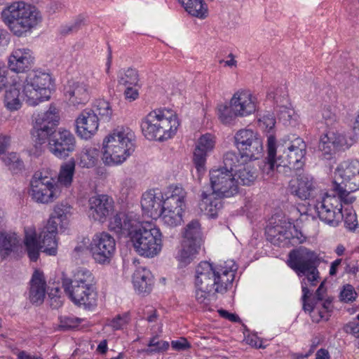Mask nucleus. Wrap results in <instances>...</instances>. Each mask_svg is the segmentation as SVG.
<instances>
[{"label":"nucleus","instance_id":"35","mask_svg":"<svg viewBox=\"0 0 359 359\" xmlns=\"http://www.w3.org/2000/svg\"><path fill=\"white\" fill-rule=\"evenodd\" d=\"M200 247L195 246L187 241H183L182 248L179 251L177 259L180 266H185L189 264L198 253Z\"/></svg>","mask_w":359,"mask_h":359},{"label":"nucleus","instance_id":"34","mask_svg":"<svg viewBox=\"0 0 359 359\" xmlns=\"http://www.w3.org/2000/svg\"><path fill=\"white\" fill-rule=\"evenodd\" d=\"M184 241H187L195 246L201 247V225L198 220H192L187 225L184 233Z\"/></svg>","mask_w":359,"mask_h":359},{"label":"nucleus","instance_id":"26","mask_svg":"<svg viewBox=\"0 0 359 359\" xmlns=\"http://www.w3.org/2000/svg\"><path fill=\"white\" fill-rule=\"evenodd\" d=\"M46 282L43 273L39 270H35L30 280L29 291V301L36 305H41L46 297Z\"/></svg>","mask_w":359,"mask_h":359},{"label":"nucleus","instance_id":"64","mask_svg":"<svg viewBox=\"0 0 359 359\" xmlns=\"http://www.w3.org/2000/svg\"><path fill=\"white\" fill-rule=\"evenodd\" d=\"M147 316L145 317V318L149 323H154L158 319L157 311L152 307L148 308L147 311Z\"/></svg>","mask_w":359,"mask_h":359},{"label":"nucleus","instance_id":"6","mask_svg":"<svg viewBox=\"0 0 359 359\" xmlns=\"http://www.w3.org/2000/svg\"><path fill=\"white\" fill-rule=\"evenodd\" d=\"M135 135L129 128H117L103 141L102 160L105 165L121 164L135 150Z\"/></svg>","mask_w":359,"mask_h":359},{"label":"nucleus","instance_id":"5","mask_svg":"<svg viewBox=\"0 0 359 359\" xmlns=\"http://www.w3.org/2000/svg\"><path fill=\"white\" fill-rule=\"evenodd\" d=\"M306 144L303 139L294 137L283 140L276 146L274 136L270 135L267 140L268 164L271 170L289 168L290 170H299L304 165Z\"/></svg>","mask_w":359,"mask_h":359},{"label":"nucleus","instance_id":"24","mask_svg":"<svg viewBox=\"0 0 359 359\" xmlns=\"http://www.w3.org/2000/svg\"><path fill=\"white\" fill-rule=\"evenodd\" d=\"M34 57L29 48H19L13 50L8 58V68L15 72H25L34 64Z\"/></svg>","mask_w":359,"mask_h":359},{"label":"nucleus","instance_id":"44","mask_svg":"<svg viewBox=\"0 0 359 359\" xmlns=\"http://www.w3.org/2000/svg\"><path fill=\"white\" fill-rule=\"evenodd\" d=\"M98 158V151L95 148L86 149L81 154L80 165L92 168L95 165Z\"/></svg>","mask_w":359,"mask_h":359},{"label":"nucleus","instance_id":"60","mask_svg":"<svg viewBox=\"0 0 359 359\" xmlns=\"http://www.w3.org/2000/svg\"><path fill=\"white\" fill-rule=\"evenodd\" d=\"M83 24L82 20H77L73 24L63 27L61 30V33L63 34H67L72 32H77Z\"/></svg>","mask_w":359,"mask_h":359},{"label":"nucleus","instance_id":"22","mask_svg":"<svg viewBox=\"0 0 359 359\" xmlns=\"http://www.w3.org/2000/svg\"><path fill=\"white\" fill-rule=\"evenodd\" d=\"M316 188L313 177L309 174L297 175L295 179L290 181L288 190L290 193L301 200L309 198Z\"/></svg>","mask_w":359,"mask_h":359},{"label":"nucleus","instance_id":"49","mask_svg":"<svg viewBox=\"0 0 359 359\" xmlns=\"http://www.w3.org/2000/svg\"><path fill=\"white\" fill-rule=\"evenodd\" d=\"M129 316L127 313L123 315H117L107 324L114 330H118L122 329L125 325L128 323Z\"/></svg>","mask_w":359,"mask_h":359},{"label":"nucleus","instance_id":"52","mask_svg":"<svg viewBox=\"0 0 359 359\" xmlns=\"http://www.w3.org/2000/svg\"><path fill=\"white\" fill-rule=\"evenodd\" d=\"M148 346L151 347V352H162L168 348L169 344L165 341H160L155 337L151 339Z\"/></svg>","mask_w":359,"mask_h":359},{"label":"nucleus","instance_id":"62","mask_svg":"<svg viewBox=\"0 0 359 359\" xmlns=\"http://www.w3.org/2000/svg\"><path fill=\"white\" fill-rule=\"evenodd\" d=\"M218 313L219 316L225 319L229 320L231 322L233 323H238L240 322L241 319L236 314L229 313V311L224 310V309H219L218 310Z\"/></svg>","mask_w":359,"mask_h":359},{"label":"nucleus","instance_id":"51","mask_svg":"<svg viewBox=\"0 0 359 359\" xmlns=\"http://www.w3.org/2000/svg\"><path fill=\"white\" fill-rule=\"evenodd\" d=\"M185 207V201L184 200H179V198H171L168 197L166 199H163V208L165 209H170L175 210V208H181L182 212H184V209Z\"/></svg>","mask_w":359,"mask_h":359},{"label":"nucleus","instance_id":"2","mask_svg":"<svg viewBox=\"0 0 359 359\" xmlns=\"http://www.w3.org/2000/svg\"><path fill=\"white\" fill-rule=\"evenodd\" d=\"M319 261L318 255L315 252L306 248L300 247L298 249L292 250L289 253L288 266L292 269L299 276H306L302 281L303 295L302 297L303 309L305 311H313L315 305L318 302L323 299L326 293L325 283L322 282L316 291L311 302H307V299L311 295V292L308 288L306 280H307L311 286H316L317 285L319 278V272L317 269Z\"/></svg>","mask_w":359,"mask_h":359},{"label":"nucleus","instance_id":"27","mask_svg":"<svg viewBox=\"0 0 359 359\" xmlns=\"http://www.w3.org/2000/svg\"><path fill=\"white\" fill-rule=\"evenodd\" d=\"M137 223L138 222L135 220L129 219L124 213L120 212L111 219L109 227L111 231L118 234L128 236L129 237L130 233L132 232V230L135 229Z\"/></svg>","mask_w":359,"mask_h":359},{"label":"nucleus","instance_id":"57","mask_svg":"<svg viewBox=\"0 0 359 359\" xmlns=\"http://www.w3.org/2000/svg\"><path fill=\"white\" fill-rule=\"evenodd\" d=\"M344 263L346 264V273L355 275L359 271L358 261H350L348 258H346Z\"/></svg>","mask_w":359,"mask_h":359},{"label":"nucleus","instance_id":"40","mask_svg":"<svg viewBox=\"0 0 359 359\" xmlns=\"http://www.w3.org/2000/svg\"><path fill=\"white\" fill-rule=\"evenodd\" d=\"M248 161H245V158H243L241 155H240V152L236 153L233 151H227L224 154L223 156V163L224 167H220L219 168H227L231 170V172L233 171V168L237 166L244 164L247 163Z\"/></svg>","mask_w":359,"mask_h":359},{"label":"nucleus","instance_id":"32","mask_svg":"<svg viewBox=\"0 0 359 359\" xmlns=\"http://www.w3.org/2000/svg\"><path fill=\"white\" fill-rule=\"evenodd\" d=\"M178 1L189 15L200 19L207 18L208 9L203 0H178Z\"/></svg>","mask_w":359,"mask_h":359},{"label":"nucleus","instance_id":"1","mask_svg":"<svg viewBox=\"0 0 359 359\" xmlns=\"http://www.w3.org/2000/svg\"><path fill=\"white\" fill-rule=\"evenodd\" d=\"M60 117L57 108L50 105L48 110L39 114L32 133L36 144H43L48 140V149L56 157L65 158L76 147V140L69 130H55Z\"/></svg>","mask_w":359,"mask_h":359},{"label":"nucleus","instance_id":"37","mask_svg":"<svg viewBox=\"0 0 359 359\" xmlns=\"http://www.w3.org/2000/svg\"><path fill=\"white\" fill-rule=\"evenodd\" d=\"M117 81L124 86H136L139 81L137 71L133 68L121 69L118 72Z\"/></svg>","mask_w":359,"mask_h":359},{"label":"nucleus","instance_id":"29","mask_svg":"<svg viewBox=\"0 0 359 359\" xmlns=\"http://www.w3.org/2000/svg\"><path fill=\"white\" fill-rule=\"evenodd\" d=\"M24 243L29 259L36 262L39 257L40 251L43 248L37 240L34 229L31 227L25 229Z\"/></svg>","mask_w":359,"mask_h":359},{"label":"nucleus","instance_id":"54","mask_svg":"<svg viewBox=\"0 0 359 359\" xmlns=\"http://www.w3.org/2000/svg\"><path fill=\"white\" fill-rule=\"evenodd\" d=\"M259 121L262 125V128H264V130L268 133H270L276 125V118L271 114L263 116Z\"/></svg>","mask_w":359,"mask_h":359},{"label":"nucleus","instance_id":"39","mask_svg":"<svg viewBox=\"0 0 359 359\" xmlns=\"http://www.w3.org/2000/svg\"><path fill=\"white\" fill-rule=\"evenodd\" d=\"M91 110L94 111L96 116L98 117V116H100V121L104 122L110 121L112 115V109L109 102L104 100H97Z\"/></svg>","mask_w":359,"mask_h":359},{"label":"nucleus","instance_id":"31","mask_svg":"<svg viewBox=\"0 0 359 359\" xmlns=\"http://www.w3.org/2000/svg\"><path fill=\"white\" fill-rule=\"evenodd\" d=\"M22 85L14 83L6 90L4 95V105L11 111L18 110L22 107L20 90Z\"/></svg>","mask_w":359,"mask_h":359},{"label":"nucleus","instance_id":"20","mask_svg":"<svg viewBox=\"0 0 359 359\" xmlns=\"http://www.w3.org/2000/svg\"><path fill=\"white\" fill-rule=\"evenodd\" d=\"M64 95L69 105L79 107L84 105L89 100L88 85L80 81L71 80L64 88Z\"/></svg>","mask_w":359,"mask_h":359},{"label":"nucleus","instance_id":"43","mask_svg":"<svg viewBox=\"0 0 359 359\" xmlns=\"http://www.w3.org/2000/svg\"><path fill=\"white\" fill-rule=\"evenodd\" d=\"M73 283L77 285H95L94 276L93 273L87 269H79L72 279Z\"/></svg>","mask_w":359,"mask_h":359},{"label":"nucleus","instance_id":"33","mask_svg":"<svg viewBox=\"0 0 359 359\" xmlns=\"http://www.w3.org/2000/svg\"><path fill=\"white\" fill-rule=\"evenodd\" d=\"M20 240L15 233H0V255L4 259L18 250Z\"/></svg>","mask_w":359,"mask_h":359},{"label":"nucleus","instance_id":"25","mask_svg":"<svg viewBox=\"0 0 359 359\" xmlns=\"http://www.w3.org/2000/svg\"><path fill=\"white\" fill-rule=\"evenodd\" d=\"M57 233V223L54 219H49L47 224L44 226L39 235L41 238L42 251L48 255H55L57 250V241L56 235Z\"/></svg>","mask_w":359,"mask_h":359},{"label":"nucleus","instance_id":"4","mask_svg":"<svg viewBox=\"0 0 359 359\" xmlns=\"http://www.w3.org/2000/svg\"><path fill=\"white\" fill-rule=\"evenodd\" d=\"M209 177L212 191L210 194L202 192L199 207L210 217H216L223 208L222 198L236 195L239 185L235 175L227 168L211 169Z\"/></svg>","mask_w":359,"mask_h":359},{"label":"nucleus","instance_id":"19","mask_svg":"<svg viewBox=\"0 0 359 359\" xmlns=\"http://www.w3.org/2000/svg\"><path fill=\"white\" fill-rule=\"evenodd\" d=\"M336 175L341 179L340 184L347 187L351 191L359 189L358 161H346L341 163L336 170Z\"/></svg>","mask_w":359,"mask_h":359},{"label":"nucleus","instance_id":"45","mask_svg":"<svg viewBox=\"0 0 359 359\" xmlns=\"http://www.w3.org/2000/svg\"><path fill=\"white\" fill-rule=\"evenodd\" d=\"M238 177L243 185H250L257 178V172L253 168L249 165L240 169L238 172Z\"/></svg>","mask_w":359,"mask_h":359},{"label":"nucleus","instance_id":"28","mask_svg":"<svg viewBox=\"0 0 359 359\" xmlns=\"http://www.w3.org/2000/svg\"><path fill=\"white\" fill-rule=\"evenodd\" d=\"M153 276L150 271L144 268L137 269L133 273V283L140 294H148L151 291Z\"/></svg>","mask_w":359,"mask_h":359},{"label":"nucleus","instance_id":"59","mask_svg":"<svg viewBox=\"0 0 359 359\" xmlns=\"http://www.w3.org/2000/svg\"><path fill=\"white\" fill-rule=\"evenodd\" d=\"M171 346L173 349L177 351H184L191 347L190 344L184 337L180 338L179 340L172 341Z\"/></svg>","mask_w":359,"mask_h":359},{"label":"nucleus","instance_id":"46","mask_svg":"<svg viewBox=\"0 0 359 359\" xmlns=\"http://www.w3.org/2000/svg\"><path fill=\"white\" fill-rule=\"evenodd\" d=\"M215 145V137L210 133H206L198 139L196 148L208 154L214 149Z\"/></svg>","mask_w":359,"mask_h":359},{"label":"nucleus","instance_id":"16","mask_svg":"<svg viewBox=\"0 0 359 359\" xmlns=\"http://www.w3.org/2000/svg\"><path fill=\"white\" fill-rule=\"evenodd\" d=\"M90 250L95 262L109 264L116 250L115 240L107 233H96L90 244Z\"/></svg>","mask_w":359,"mask_h":359},{"label":"nucleus","instance_id":"61","mask_svg":"<svg viewBox=\"0 0 359 359\" xmlns=\"http://www.w3.org/2000/svg\"><path fill=\"white\" fill-rule=\"evenodd\" d=\"M133 86H126V89L124 91L126 99L128 100L130 102L136 100L139 95L138 90L135 88H133Z\"/></svg>","mask_w":359,"mask_h":359},{"label":"nucleus","instance_id":"14","mask_svg":"<svg viewBox=\"0 0 359 359\" xmlns=\"http://www.w3.org/2000/svg\"><path fill=\"white\" fill-rule=\"evenodd\" d=\"M57 186L55 180L42 172H36L30 182L29 195L38 203L47 204L57 197Z\"/></svg>","mask_w":359,"mask_h":359},{"label":"nucleus","instance_id":"18","mask_svg":"<svg viewBox=\"0 0 359 359\" xmlns=\"http://www.w3.org/2000/svg\"><path fill=\"white\" fill-rule=\"evenodd\" d=\"M333 198H324L314 205L319 219L331 226H337L343 219L342 204L334 205Z\"/></svg>","mask_w":359,"mask_h":359},{"label":"nucleus","instance_id":"10","mask_svg":"<svg viewBox=\"0 0 359 359\" xmlns=\"http://www.w3.org/2000/svg\"><path fill=\"white\" fill-rule=\"evenodd\" d=\"M51 85L52 78L49 74L39 71L30 72L23 88L27 104L36 106L41 102L49 100Z\"/></svg>","mask_w":359,"mask_h":359},{"label":"nucleus","instance_id":"58","mask_svg":"<svg viewBox=\"0 0 359 359\" xmlns=\"http://www.w3.org/2000/svg\"><path fill=\"white\" fill-rule=\"evenodd\" d=\"M11 156L14 158V161L13 163H9V168L13 172L17 173L24 168V163L15 153H11Z\"/></svg>","mask_w":359,"mask_h":359},{"label":"nucleus","instance_id":"55","mask_svg":"<svg viewBox=\"0 0 359 359\" xmlns=\"http://www.w3.org/2000/svg\"><path fill=\"white\" fill-rule=\"evenodd\" d=\"M344 225L346 229L353 231L358 226L357 216L355 212H348L344 217Z\"/></svg>","mask_w":359,"mask_h":359},{"label":"nucleus","instance_id":"30","mask_svg":"<svg viewBox=\"0 0 359 359\" xmlns=\"http://www.w3.org/2000/svg\"><path fill=\"white\" fill-rule=\"evenodd\" d=\"M343 140L344 137L334 132H327L320 137L318 147L325 156H330L342 147Z\"/></svg>","mask_w":359,"mask_h":359},{"label":"nucleus","instance_id":"41","mask_svg":"<svg viewBox=\"0 0 359 359\" xmlns=\"http://www.w3.org/2000/svg\"><path fill=\"white\" fill-rule=\"evenodd\" d=\"M71 209L72 207L67 203L58 204L55 207L53 214L49 219H54L57 225L60 222V226L62 227L67 223V219L71 215Z\"/></svg>","mask_w":359,"mask_h":359},{"label":"nucleus","instance_id":"47","mask_svg":"<svg viewBox=\"0 0 359 359\" xmlns=\"http://www.w3.org/2000/svg\"><path fill=\"white\" fill-rule=\"evenodd\" d=\"M207 153L195 148L193 156L194 163L199 174L204 172L205 170V163Z\"/></svg>","mask_w":359,"mask_h":359},{"label":"nucleus","instance_id":"56","mask_svg":"<svg viewBox=\"0 0 359 359\" xmlns=\"http://www.w3.org/2000/svg\"><path fill=\"white\" fill-rule=\"evenodd\" d=\"M344 331L346 334H350L356 338H359V323L357 321H351L346 323L344 327Z\"/></svg>","mask_w":359,"mask_h":359},{"label":"nucleus","instance_id":"8","mask_svg":"<svg viewBox=\"0 0 359 359\" xmlns=\"http://www.w3.org/2000/svg\"><path fill=\"white\" fill-rule=\"evenodd\" d=\"M2 18L10 30L17 36H25L42 20L35 6L23 1L15 2L2 13Z\"/></svg>","mask_w":359,"mask_h":359},{"label":"nucleus","instance_id":"7","mask_svg":"<svg viewBox=\"0 0 359 359\" xmlns=\"http://www.w3.org/2000/svg\"><path fill=\"white\" fill-rule=\"evenodd\" d=\"M179 126L177 116L171 110L158 109L150 111L142 119L141 129L147 140L163 142L171 138Z\"/></svg>","mask_w":359,"mask_h":359},{"label":"nucleus","instance_id":"42","mask_svg":"<svg viewBox=\"0 0 359 359\" xmlns=\"http://www.w3.org/2000/svg\"><path fill=\"white\" fill-rule=\"evenodd\" d=\"M332 190L339 198V201L336 198H333V201L337 204H341L342 202L346 204H351L355 201V197L350 195L351 191L347 187L342 186L337 182L333 183Z\"/></svg>","mask_w":359,"mask_h":359},{"label":"nucleus","instance_id":"11","mask_svg":"<svg viewBox=\"0 0 359 359\" xmlns=\"http://www.w3.org/2000/svg\"><path fill=\"white\" fill-rule=\"evenodd\" d=\"M256 104L249 91L238 90L230 100L229 105L219 108V118L224 124L231 123L238 116H246L255 112Z\"/></svg>","mask_w":359,"mask_h":359},{"label":"nucleus","instance_id":"13","mask_svg":"<svg viewBox=\"0 0 359 359\" xmlns=\"http://www.w3.org/2000/svg\"><path fill=\"white\" fill-rule=\"evenodd\" d=\"M234 145L245 161H255L262 156L264 147L260 135L250 129H241L234 135Z\"/></svg>","mask_w":359,"mask_h":359},{"label":"nucleus","instance_id":"17","mask_svg":"<svg viewBox=\"0 0 359 359\" xmlns=\"http://www.w3.org/2000/svg\"><path fill=\"white\" fill-rule=\"evenodd\" d=\"M113 198L107 194H97L89 198L88 201V217L94 221L104 222L113 212Z\"/></svg>","mask_w":359,"mask_h":359},{"label":"nucleus","instance_id":"53","mask_svg":"<svg viewBox=\"0 0 359 359\" xmlns=\"http://www.w3.org/2000/svg\"><path fill=\"white\" fill-rule=\"evenodd\" d=\"M322 116L327 126H332L337 121V115L332 111L330 106H325L323 108Z\"/></svg>","mask_w":359,"mask_h":359},{"label":"nucleus","instance_id":"21","mask_svg":"<svg viewBox=\"0 0 359 359\" xmlns=\"http://www.w3.org/2000/svg\"><path fill=\"white\" fill-rule=\"evenodd\" d=\"M141 206L145 215L152 219L158 218L163 208V193L158 189H150L142 194Z\"/></svg>","mask_w":359,"mask_h":359},{"label":"nucleus","instance_id":"48","mask_svg":"<svg viewBox=\"0 0 359 359\" xmlns=\"http://www.w3.org/2000/svg\"><path fill=\"white\" fill-rule=\"evenodd\" d=\"M356 297L357 293L354 287L350 284L344 285L339 294L340 300L346 303L353 302L355 300Z\"/></svg>","mask_w":359,"mask_h":359},{"label":"nucleus","instance_id":"15","mask_svg":"<svg viewBox=\"0 0 359 359\" xmlns=\"http://www.w3.org/2000/svg\"><path fill=\"white\" fill-rule=\"evenodd\" d=\"M62 287L74 304L91 309L97 304V292L95 285H77L72 279L62 278Z\"/></svg>","mask_w":359,"mask_h":359},{"label":"nucleus","instance_id":"63","mask_svg":"<svg viewBox=\"0 0 359 359\" xmlns=\"http://www.w3.org/2000/svg\"><path fill=\"white\" fill-rule=\"evenodd\" d=\"M186 194H187V193L182 187H176L172 190V192L169 197H171V198L176 197L177 198H179V200H184V198L186 197Z\"/></svg>","mask_w":359,"mask_h":359},{"label":"nucleus","instance_id":"9","mask_svg":"<svg viewBox=\"0 0 359 359\" xmlns=\"http://www.w3.org/2000/svg\"><path fill=\"white\" fill-rule=\"evenodd\" d=\"M130 241L135 252L145 257H154L162 249V233L150 224L137 223L130 233Z\"/></svg>","mask_w":359,"mask_h":359},{"label":"nucleus","instance_id":"36","mask_svg":"<svg viewBox=\"0 0 359 359\" xmlns=\"http://www.w3.org/2000/svg\"><path fill=\"white\" fill-rule=\"evenodd\" d=\"M162 214L160 217H162V220L164 224L175 227L180 225L183 221L182 219V212L181 208H175V210L165 209L163 208Z\"/></svg>","mask_w":359,"mask_h":359},{"label":"nucleus","instance_id":"23","mask_svg":"<svg viewBox=\"0 0 359 359\" xmlns=\"http://www.w3.org/2000/svg\"><path fill=\"white\" fill-rule=\"evenodd\" d=\"M100 119L91 109H85L76 119V132L81 138L88 140L95 134Z\"/></svg>","mask_w":359,"mask_h":359},{"label":"nucleus","instance_id":"50","mask_svg":"<svg viewBox=\"0 0 359 359\" xmlns=\"http://www.w3.org/2000/svg\"><path fill=\"white\" fill-rule=\"evenodd\" d=\"M81 323V319L74 316H63L60 318V327L63 330L75 328Z\"/></svg>","mask_w":359,"mask_h":359},{"label":"nucleus","instance_id":"12","mask_svg":"<svg viewBox=\"0 0 359 359\" xmlns=\"http://www.w3.org/2000/svg\"><path fill=\"white\" fill-rule=\"evenodd\" d=\"M266 234L267 240L273 245L283 248L299 245L306 239L293 224L286 220H281L274 226H267Z\"/></svg>","mask_w":359,"mask_h":359},{"label":"nucleus","instance_id":"3","mask_svg":"<svg viewBox=\"0 0 359 359\" xmlns=\"http://www.w3.org/2000/svg\"><path fill=\"white\" fill-rule=\"evenodd\" d=\"M235 271L222 266H213L208 262L198 264L195 276L197 302L207 305L212 294L226 292L234 280Z\"/></svg>","mask_w":359,"mask_h":359},{"label":"nucleus","instance_id":"38","mask_svg":"<svg viewBox=\"0 0 359 359\" xmlns=\"http://www.w3.org/2000/svg\"><path fill=\"white\" fill-rule=\"evenodd\" d=\"M75 165V161L73 159L63 163L60 167L58 182L66 187L69 186L72 182Z\"/></svg>","mask_w":359,"mask_h":359}]
</instances>
